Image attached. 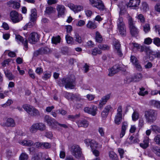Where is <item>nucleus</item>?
Segmentation results:
<instances>
[{"label":"nucleus","mask_w":160,"mask_h":160,"mask_svg":"<svg viewBox=\"0 0 160 160\" xmlns=\"http://www.w3.org/2000/svg\"><path fill=\"white\" fill-rule=\"evenodd\" d=\"M58 83L61 87L64 85L66 88L72 89L76 85L75 78L74 76L63 78L59 80Z\"/></svg>","instance_id":"1"},{"label":"nucleus","mask_w":160,"mask_h":160,"mask_svg":"<svg viewBox=\"0 0 160 160\" xmlns=\"http://www.w3.org/2000/svg\"><path fill=\"white\" fill-rule=\"evenodd\" d=\"M157 113L156 111L153 109L146 111L145 112V117L147 122L153 123L157 119Z\"/></svg>","instance_id":"2"},{"label":"nucleus","mask_w":160,"mask_h":160,"mask_svg":"<svg viewBox=\"0 0 160 160\" xmlns=\"http://www.w3.org/2000/svg\"><path fill=\"white\" fill-rule=\"evenodd\" d=\"M70 151L72 155L77 159H78L83 157L82 149L78 145H73L72 146Z\"/></svg>","instance_id":"3"},{"label":"nucleus","mask_w":160,"mask_h":160,"mask_svg":"<svg viewBox=\"0 0 160 160\" xmlns=\"http://www.w3.org/2000/svg\"><path fill=\"white\" fill-rule=\"evenodd\" d=\"M118 29L119 34L122 36L126 35V28L122 17H120L117 22Z\"/></svg>","instance_id":"4"},{"label":"nucleus","mask_w":160,"mask_h":160,"mask_svg":"<svg viewBox=\"0 0 160 160\" xmlns=\"http://www.w3.org/2000/svg\"><path fill=\"white\" fill-rule=\"evenodd\" d=\"M122 108L121 105L119 106L117 109V113L115 116L114 122L117 125H119L122 120Z\"/></svg>","instance_id":"5"},{"label":"nucleus","mask_w":160,"mask_h":160,"mask_svg":"<svg viewBox=\"0 0 160 160\" xmlns=\"http://www.w3.org/2000/svg\"><path fill=\"white\" fill-rule=\"evenodd\" d=\"M90 3L93 6L100 10H103L104 5L101 0H89Z\"/></svg>","instance_id":"6"},{"label":"nucleus","mask_w":160,"mask_h":160,"mask_svg":"<svg viewBox=\"0 0 160 160\" xmlns=\"http://www.w3.org/2000/svg\"><path fill=\"white\" fill-rule=\"evenodd\" d=\"M40 37V35L37 32H32L29 35L28 42L31 44H35L39 40Z\"/></svg>","instance_id":"7"},{"label":"nucleus","mask_w":160,"mask_h":160,"mask_svg":"<svg viewBox=\"0 0 160 160\" xmlns=\"http://www.w3.org/2000/svg\"><path fill=\"white\" fill-rule=\"evenodd\" d=\"M98 110L97 106L95 105H92L90 107H86L84 108V111L85 112L93 116H95L97 114Z\"/></svg>","instance_id":"8"},{"label":"nucleus","mask_w":160,"mask_h":160,"mask_svg":"<svg viewBox=\"0 0 160 160\" xmlns=\"http://www.w3.org/2000/svg\"><path fill=\"white\" fill-rule=\"evenodd\" d=\"M10 18L12 21L14 23H16L19 22L22 19V17H21V18L20 19L19 18V15L18 12L14 10L11 12L10 13Z\"/></svg>","instance_id":"9"},{"label":"nucleus","mask_w":160,"mask_h":160,"mask_svg":"<svg viewBox=\"0 0 160 160\" xmlns=\"http://www.w3.org/2000/svg\"><path fill=\"white\" fill-rule=\"evenodd\" d=\"M58 17H63L65 15L66 9L65 6L62 4L58 5L56 6Z\"/></svg>","instance_id":"10"},{"label":"nucleus","mask_w":160,"mask_h":160,"mask_svg":"<svg viewBox=\"0 0 160 160\" xmlns=\"http://www.w3.org/2000/svg\"><path fill=\"white\" fill-rule=\"evenodd\" d=\"M15 39L16 41L19 43L21 42L23 44L25 48V50H27L28 48V40L27 39H24L19 35H16Z\"/></svg>","instance_id":"11"},{"label":"nucleus","mask_w":160,"mask_h":160,"mask_svg":"<svg viewBox=\"0 0 160 160\" xmlns=\"http://www.w3.org/2000/svg\"><path fill=\"white\" fill-rule=\"evenodd\" d=\"M121 70V67L118 64L113 66L112 68L109 69L108 75L112 76Z\"/></svg>","instance_id":"12"},{"label":"nucleus","mask_w":160,"mask_h":160,"mask_svg":"<svg viewBox=\"0 0 160 160\" xmlns=\"http://www.w3.org/2000/svg\"><path fill=\"white\" fill-rule=\"evenodd\" d=\"M110 98V95L109 94H107L102 97L101 100H100L98 104V108L100 109H102L103 106L106 103L107 101Z\"/></svg>","instance_id":"13"},{"label":"nucleus","mask_w":160,"mask_h":160,"mask_svg":"<svg viewBox=\"0 0 160 160\" xmlns=\"http://www.w3.org/2000/svg\"><path fill=\"white\" fill-rule=\"evenodd\" d=\"M148 56L150 60H152L156 58L155 52H153L150 49L149 47H147L144 51Z\"/></svg>","instance_id":"14"},{"label":"nucleus","mask_w":160,"mask_h":160,"mask_svg":"<svg viewBox=\"0 0 160 160\" xmlns=\"http://www.w3.org/2000/svg\"><path fill=\"white\" fill-rule=\"evenodd\" d=\"M142 78V75L140 73H138L134 74L133 77L128 78L127 80L128 82L133 81L134 82H138L141 80Z\"/></svg>","instance_id":"15"},{"label":"nucleus","mask_w":160,"mask_h":160,"mask_svg":"<svg viewBox=\"0 0 160 160\" xmlns=\"http://www.w3.org/2000/svg\"><path fill=\"white\" fill-rule=\"evenodd\" d=\"M44 121L46 122L48 124L52 127H54L55 122L56 121L53 118L50 117L49 116L46 115L44 117Z\"/></svg>","instance_id":"16"},{"label":"nucleus","mask_w":160,"mask_h":160,"mask_svg":"<svg viewBox=\"0 0 160 160\" xmlns=\"http://www.w3.org/2000/svg\"><path fill=\"white\" fill-rule=\"evenodd\" d=\"M114 46L117 54L120 57H122L123 54L121 50V45L118 41H115L114 42Z\"/></svg>","instance_id":"17"},{"label":"nucleus","mask_w":160,"mask_h":160,"mask_svg":"<svg viewBox=\"0 0 160 160\" xmlns=\"http://www.w3.org/2000/svg\"><path fill=\"white\" fill-rule=\"evenodd\" d=\"M140 0H130L127 5L129 7H137L140 4Z\"/></svg>","instance_id":"18"},{"label":"nucleus","mask_w":160,"mask_h":160,"mask_svg":"<svg viewBox=\"0 0 160 160\" xmlns=\"http://www.w3.org/2000/svg\"><path fill=\"white\" fill-rule=\"evenodd\" d=\"M9 7H12L14 8H18L20 7V4L17 1L10 0L7 3Z\"/></svg>","instance_id":"19"},{"label":"nucleus","mask_w":160,"mask_h":160,"mask_svg":"<svg viewBox=\"0 0 160 160\" xmlns=\"http://www.w3.org/2000/svg\"><path fill=\"white\" fill-rule=\"evenodd\" d=\"M149 142V138L148 137H146L144 138L143 143H140V146L143 148L146 149L148 146Z\"/></svg>","instance_id":"20"},{"label":"nucleus","mask_w":160,"mask_h":160,"mask_svg":"<svg viewBox=\"0 0 160 160\" xmlns=\"http://www.w3.org/2000/svg\"><path fill=\"white\" fill-rule=\"evenodd\" d=\"M132 44H133L134 47L136 48L138 51L141 52H144L147 47L146 45L141 46L136 43H132Z\"/></svg>","instance_id":"21"},{"label":"nucleus","mask_w":160,"mask_h":160,"mask_svg":"<svg viewBox=\"0 0 160 160\" xmlns=\"http://www.w3.org/2000/svg\"><path fill=\"white\" fill-rule=\"evenodd\" d=\"M5 125L8 127H14L16 125L14 120L12 118H8L5 123Z\"/></svg>","instance_id":"22"},{"label":"nucleus","mask_w":160,"mask_h":160,"mask_svg":"<svg viewBox=\"0 0 160 160\" xmlns=\"http://www.w3.org/2000/svg\"><path fill=\"white\" fill-rule=\"evenodd\" d=\"M77 123L78 127L87 128L89 125L88 121L86 120L78 121Z\"/></svg>","instance_id":"23"},{"label":"nucleus","mask_w":160,"mask_h":160,"mask_svg":"<svg viewBox=\"0 0 160 160\" xmlns=\"http://www.w3.org/2000/svg\"><path fill=\"white\" fill-rule=\"evenodd\" d=\"M86 26L87 28L90 29H94L97 27V25L95 22H93L90 20L88 22Z\"/></svg>","instance_id":"24"},{"label":"nucleus","mask_w":160,"mask_h":160,"mask_svg":"<svg viewBox=\"0 0 160 160\" xmlns=\"http://www.w3.org/2000/svg\"><path fill=\"white\" fill-rule=\"evenodd\" d=\"M128 126V123L126 122H124L122 123L121 132L120 134V138H122L125 133V131Z\"/></svg>","instance_id":"25"},{"label":"nucleus","mask_w":160,"mask_h":160,"mask_svg":"<svg viewBox=\"0 0 160 160\" xmlns=\"http://www.w3.org/2000/svg\"><path fill=\"white\" fill-rule=\"evenodd\" d=\"M22 108L30 115L34 107L28 104H24L23 105Z\"/></svg>","instance_id":"26"},{"label":"nucleus","mask_w":160,"mask_h":160,"mask_svg":"<svg viewBox=\"0 0 160 160\" xmlns=\"http://www.w3.org/2000/svg\"><path fill=\"white\" fill-rule=\"evenodd\" d=\"M20 143L23 146L30 147L33 145V142L30 140H24L21 141Z\"/></svg>","instance_id":"27"},{"label":"nucleus","mask_w":160,"mask_h":160,"mask_svg":"<svg viewBox=\"0 0 160 160\" xmlns=\"http://www.w3.org/2000/svg\"><path fill=\"white\" fill-rule=\"evenodd\" d=\"M31 12L30 20L32 22H34L37 18V14L36 9H32Z\"/></svg>","instance_id":"28"},{"label":"nucleus","mask_w":160,"mask_h":160,"mask_svg":"<svg viewBox=\"0 0 160 160\" xmlns=\"http://www.w3.org/2000/svg\"><path fill=\"white\" fill-rule=\"evenodd\" d=\"M95 39L97 42L99 43H101L103 41L102 36L98 31H97L96 32Z\"/></svg>","instance_id":"29"},{"label":"nucleus","mask_w":160,"mask_h":160,"mask_svg":"<svg viewBox=\"0 0 160 160\" xmlns=\"http://www.w3.org/2000/svg\"><path fill=\"white\" fill-rule=\"evenodd\" d=\"M4 73L6 76L9 80H11L14 78V76L12 74L10 71L8 69L4 70Z\"/></svg>","instance_id":"30"},{"label":"nucleus","mask_w":160,"mask_h":160,"mask_svg":"<svg viewBox=\"0 0 160 160\" xmlns=\"http://www.w3.org/2000/svg\"><path fill=\"white\" fill-rule=\"evenodd\" d=\"M129 29L130 33L132 36L135 37L138 36L139 32L135 26Z\"/></svg>","instance_id":"31"},{"label":"nucleus","mask_w":160,"mask_h":160,"mask_svg":"<svg viewBox=\"0 0 160 160\" xmlns=\"http://www.w3.org/2000/svg\"><path fill=\"white\" fill-rule=\"evenodd\" d=\"M74 40L79 44L82 43V40L81 37L79 35V34L76 32H75V35L74 36Z\"/></svg>","instance_id":"32"},{"label":"nucleus","mask_w":160,"mask_h":160,"mask_svg":"<svg viewBox=\"0 0 160 160\" xmlns=\"http://www.w3.org/2000/svg\"><path fill=\"white\" fill-rule=\"evenodd\" d=\"M151 150L157 156L160 157V147L155 146L152 147Z\"/></svg>","instance_id":"33"},{"label":"nucleus","mask_w":160,"mask_h":160,"mask_svg":"<svg viewBox=\"0 0 160 160\" xmlns=\"http://www.w3.org/2000/svg\"><path fill=\"white\" fill-rule=\"evenodd\" d=\"M37 123H33L30 127L29 131L31 133H36L38 130Z\"/></svg>","instance_id":"34"},{"label":"nucleus","mask_w":160,"mask_h":160,"mask_svg":"<svg viewBox=\"0 0 160 160\" xmlns=\"http://www.w3.org/2000/svg\"><path fill=\"white\" fill-rule=\"evenodd\" d=\"M40 50V54L41 55H43L48 53L50 51L49 48L47 47H42L39 49Z\"/></svg>","instance_id":"35"},{"label":"nucleus","mask_w":160,"mask_h":160,"mask_svg":"<svg viewBox=\"0 0 160 160\" xmlns=\"http://www.w3.org/2000/svg\"><path fill=\"white\" fill-rule=\"evenodd\" d=\"M38 130L40 131H43L46 129V125L42 122L37 123Z\"/></svg>","instance_id":"36"},{"label":"nucleus","mask_w":160,"mask_h":160,"mask_svg":"<svg viewBox=\"0 0 160 160\" xmlns=\"http://www.w3.org/2000/svg\"><path fill=\"white\" fill-rule=\"evenodd\" d=\"M60 36H58L56 37H53L52 39V42L53 43L56 44L58 43H60Z\"/></svg>","instance_id":"37"},{"label":"nucleus","mask_w":160,"mask_h":160,"mask_svg":"<svg viewBox=\"0 0 160 160\" xmlns=\"http://www.w3.org/2000/svg\"><path fill=\"white\" fill-rule=\"evenodd\" d=\"M129 139L131 143H138L139 142V140L137 137H134L133 136H131L129 138Z\"/></svg>","instance_id":"38"},{"label":"nucleus","mask_w":160,"mask_h":160,"mask_svg":"<svg viewBox=\"0 0 160 160\" xmlns=\"http://www.w3.org/2000/svg\"><path fill=\"white\" fill-rule=\"evenodd\" d=\"M151 103L152 105L160 109V101L152 100L151 101Z\"/></svg>","instance_id":"39"},{"label":"nucleus","mask_w":160,"mask_h":160,"mask_svg":"<svg viewBox=\"0 0 160 160\" xmlns=\"http://www.w3.org/2000/svg\"><path fill=\"white\" fill-rule=\"evenodd\" d=\"M92 54L93 55H97L98 54H101L102 53L101 50H99L98 48H95L92 50Z\"/></svg>","instance_id":"40"},{"label":"nucleus","mask_w":160,"mask_h":160,"mask_svg":"<svg viewBox=\"0 0 160 160\" xmlns=\"http://www.w3.org/2000/svg\"><path fill=\"white\" fill-rule=\"evenodd\" d=\"M98 47L102 50H108L110 48V47L107 44H99Z\"/></svg>","instance_id":"41"},{"label":"nucleus","mask_w":160,"mask_h":160,"mask_svg":"<svg viewBox=\"0 0 160 160\" xmlns=\"http://www.w3.org/2000/svg\"><path fill=\"white\" fill-rule=\"evenodd\" d=\"M55 11L53 7L49 6L46 8L45 12L48 14H50L53 13Z\"/></svg>","instance_id":"42"},{"label":"nucleus","mask_w":160,"mask_h":160,"mask_svg":"<svg viewBox=\"0 0 160 160\" xmlns=\"http://www.w3.org/2000/svg\"><path fill=\"white\" fill-rule=\"evenodd\" d=\"M32 111L31 112V114H30V116H39L40 115V112L39 111L33 108Z\"/></svg>","instance_id":"43"},{"label":"nucleus","mask_w":160,"mask_h":160,"mask_svg":"<svg viewBox=\"0 0 160 160\" xmlns=\"http://www.w3.org/2000/svg\"><path fill=\"white\" fill-rule=\"evenodd\" d=\"M151 129L156 133H160V128L157 125L151 126Z\"/></svg>","instance_id":"44"},{"label":"nucleus","mask_w":160,"mask_h":160,"mask_svg":"<svg viewBox=\"0 0 160 160\" xmlns=\"http://www.w3.org/2000/svg\"><path fill=\"white\" fill-rule=\"evenodd\" d=\"M109 157L112 159L117 160V155L113 151L109 152Z\"/></svg>","instance_id":"45"},{"label":"nucleus","mask_w":160,"mask_h":160,"mask_svg":"<svg viewBox=\"0 0 160 160\" xmlns=\"http://www.w3.org/2000/svg\"><path fill=\"white\" fill-rule=\"evenodd\" d=\"M90 146L92 149H94L98 147V144L95 140H91Z\"/></svg>","instance_id":"46"},{"label":"nucleus","mask_w":160,"mask_h":160,"mask_svg":"<svg viewBox=\"0 0 160 160\" xmlns=\"http://www.w3.org/2000/svg\"><path fill=\"white\" fill-rule=\"evenodd\" d=\"M66 39L67 42L68 44H72L73 43V38L70 36L69 35L67 34L66 36Z\"/></svg>","instance_id":"47"},{"label":"nucleus","mask_w":160,"mask_h":160,"mask_svg":"<svg viewBox=\"0 0 160 160\" xmlns=\"http://www.w3.org/2000/svg\"><path fill=\"white\" fill-rule=\"evenodd\" d=\"M128 18V22L129 28L135 27L132 18L129 16L127 17Z\"/></svg>","instance_id":"48"},{"label":"nucleus","mask_w":160,"mask_h":160,"mask_svg":"<svg viewBox=\"0 0 160 160\" xmlns=\"http://www.w3.org/2000/svg\"><path fill=\"white\" fill-rule=\"evenodd\" d=\"M28 156L25 153H22L19 157V160H28Z\"/></svg>","instance_id":"49"},{"label":"nucleus","mask_w":160,"mask_h":160,"mask_svg":"<svg viewBox=\"0 0 160 160\" xmlns=\"http://www.w3.org/2000/svg\"><path fill=\"white\" fill-rule=\"evenodd\" d=\"M132 119L134 121L137 120L139 118V113L138 112L134 111L132 115Z\"/></svg>","instance_id":"50"},{"label":"nucleus","mask_w":160,"mask_h":160,"mask_svg":"<svg viewBox=\"0 0 160 160\" xmlns=\"http://www.w3.org/2000/svg\"><path fill=\"white\" fill-rule=\"evenodd\" d=\"M143 30L145 33H147L150 31V28L148 24H146L143 26Z\"/></svg>","instance_id":"51"},{"label":"nucleus","mask_w":160,"mask_h":160,"mask_svg":"<svg viewBox=\"0 0 160 160\" xmlns=\"http://www.w3.org/2000/svg\"><path fill=\"white\" fill-rule=\"evenodd\" d=\"M98 132L101 136L104 137L105 135V129L102 127H99L98 128Z\"/></svg>","instance_id":"52"},{"label":"nucleus","mask_w":160,"mask_h":160,"mask_svg":"<svg viewBox=\"0 0 160 160\" xmlns=\"http://www.w3.org/2000/svg\"><path fill=\"white\" fill-rule=\"evenodd\" d=\"M51 147V144L48 142H42V149H48Z\"/></svg>","instance_id":"53"},{"label":"nucleus","mask_w":160,"mask_h":160,"mask_svg":"<svg viewBox=\"0 0 160 160\" xmlns=\"http://www.w3.org/2000/svg\"><path fill=\"white\" fill-rule=\"evenodd\" d=\"M83 9V7L82 6L75 5L74 9V12H80Z\"/></svg>","instance_id":"54"},{"label":"nucleus","mask_w":160,"mask_h":160,"mask_svg":"<svg viewBox=\"0 0 160 160\" xmlns=\"http://www.w3.org/2000/svg\"><path fill=\"white\" fill-rule=\"evenodd\" d=\"M141 8L143 10V11L146 12L148 9V4L145 2H142Z\"/></svg>","instance_id":"55"},{"label":"nucleus","mask_w":160,"mask_h":160,"mask_svg":"<svg viewBox=\"0 0 160 160\" xmlns=\"http://www.w3.org/2000/svg\"><path fill=\"white\" fill-rule=\"evenodd\" d=\"M153 42L157 46L160 47V38H155L153 39Z\"/></svg>","instance_id":"56"},{"label":"nucleus","mask_w":160,"mask_h":160,"mask_svg":"<svg viewBox=\"0 0 160 160\" xmlns=\"http://www.w3.org/2000/svg\"><path fill=\"white\" fill-rule=\"evenodd\" d=\"M145 89L143 88H140V91L138 93L139 95L143 96L148 93L147 91H144Z\"/></svg>","instance_id":"57"},{"label":"nucleus","mask_w":160,"mask_h":160,"mask_svg":"<svg viewBox=\"0 0 160 160\" xmlns=\"http://www.w3.org/2000/svg\"><path fill=\"white\" fill-rule=\"evenodd\" d=\"M126 15L127 17L129 15V14L128 13L127 10L125 9H120V11L119 12V17H121L120 16V15Z\"/></svg>","instance_id":"58"},{"label":"nucleus","mask_w":160,"mask_h":160,"mask_svg":"<svg viewBox=\"0 0 160 160\" xmlns=\"http://www.w3.org/2000/svg\"><path fill=\"white\" fill-rule=\"evenodd\" d=\"M137 18L139 20L140 22L144 23L145 22V18L143 15L142 14H139L137 15Z\"/></svg>","instance_id":"59"},{"label":"nucleus","mask_w":160,"mask_h":160,"mask_svg":"<svg viewBox=\"0 0 160 160\" xmlns=\"http://www.w3.org/2000/svg\"><path fill=\"white\" fill-rule=\"evenodd\" d=\"M80 117L79 114H76L75 115H69L68 116V118L72 121L74 120V119L79 118Z\"/></svg>","instance_id":"60"},{"label":"nucleus","mask_w":160,"mask_h":160,"mask_svg":"<svg viewBox=\"0 0 160 160\" xmlns=\"http://www.w3.org/2000/svg\"><path fill=\"white\" fill-rule=\"evenodd\" d=\"M55 125L54 128H56L58 126H59L63 128H68V126L65 124H62L59 123L57 121L55 122Z\"/></svg>","instance_id":"61"},{"label":"nucleus","mask_w":160,"mask_h":160,"mask_svg":"<svg viewBox=\"0 0 160 160\" xmlns=\"http://www.w3.org/2000/svg\"><path fill=\"white\" fill-rule=\"evenodd\" d=\"M85 24V22L83 20H79L76 24V25L78 27H82Z\"/></svg>","instance_id":"62"},{"label":"nucleus","mask_w":160,"mask_h":160,"mask_svg":"<svg viewBox=\"0 0 160 160\" xmlns=\"http://www.w3.org/2000/svg\"><path fill=\"white\" fill-rule=\"evenodd\" d=\"M154 140L156 144L160 145V135H157L155 136Z\"/></svg>","instance_id":"63"},{"label":"nucleus","mask_w":160,"mask_h":160,"mask_svg":"<svg viewBox=\"0 0 160 160\" xmlns=\"http://www.w3.org/2000/svg\"><path fill=\"white\" fill-rule=\"evenodd\" d=\"M43 74L44 75L42 77V78L45 80H46L49 78L51 76V74L50 73L47 72H44Z\"/></svg>","instance_id":"64"}]
</instances>
